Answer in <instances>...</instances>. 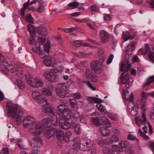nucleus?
I'll list each match as a JSON object with an SVG mask.
<instances>
[{
  "label": "nucleus",
  "mask_w": 154,
  "mask_h": 154,
  "mask_svg": "<svg viewBox=\"0 0 154 154\" xmlns=\"http://www.w3.org/2000/svg\"><path fill=\"white\" fill-rule=\"evenodd\" d=\"M125 73H122L120 77L121 83L122 84H125L126 88H128L132 85L133 82V79L131 76L129 75L123 76Z\"/></svg>",
  "instance_id": "nucleus-7"
},
{
  "label": "nucleus",
  "mask_w": 154,
  "mask_h": 154,
  "mask_svg": "<svg viewBox=\"0 0 154 154\" xmlns=\"http://www.w3.org/2000/svg\"><path fill=\"white\" fill-rule=\"evenodd\" d=\"M77 120H75V119H72L71 121V127L72 126L74 128H75L77 126L76 122Z\"/></svg>",
  "instance_id": "nucleus-57"
},
{
  "label": "nucleus",
  "mask_w": 154,
  "mask_h": 154,
  "mask_svg": "<svg viewBox=\"0 0 154 154\" xmlns=\"http://www.w3.org/2000/svg\"><path fill=\"white\" fill-rule=\"evenodd\" d=\"M81 42L79 40L73 41L72 42L70 46L73 48H75L77 47H79L81 45Z\"/></svg>",
  "instance_id": "nucleus-37"
},
{
  "label": "nucleus",
  "mask_w": 154,
  "mask_h": 154,
  "mask_svg": "<svg viewBox=\"0 0 154 154\" xmlns=\"http://www.w3.org/2000/svg\"><path fill=\"white\" fill-rule=\"evenodd\" d=\"M57 70L53 69L50 71H47L44 73L43 76L44 78L52 82H55L58 76L56 74Z\"/></svg>",
  "instance_id": "nucleus-6"
},
{
  "label": "nucleus",
  "mask_w": 154,
  "mask_h": 154,
  "mask_svg": "<svg viewBox=\"0 0 154 154\" xmlns=\"http://www.w3.org/2000/svg\"><path fill=\"white\" fill-rule=\"evenodd\" d=\"M42 111L46 113L50 114L49 116L55 115L54 112L53 111L51 107L47 102L43 105L42 107Z\"/></svg>",
  "instance_id": "nucleus-15"
},
{
  "label": "nucleus",
  "mask_w": 154,
  "mask_h": 154,
  "mask_svg": "<svg viewBox=\"0 0 154 154\" xmlns=\"http://www.w3.org/2000/svg\"><path fill=\"white\" fill-rule=\"evenodd\" d=\"M100 132L101 135L103 137L108 136L110 134L109 130L103 125H102L100 127Z\"/></svg>",
  "instance_id": "nucleus-22"
},
{
  "label": "nucleus",
  "mask_w": 154,
  "mask_h": 154,
  "mask_svg": "<svg viewBox=\"0 0 154 154\" xmlns=\"http://www.w3.org/2000/svg\"><path fill=\"white\" fill-rule=\"evenodd\" d=\"M49 88V90H48L47 88H43L42 90V93L45 95L48 96H51L52 95L51 91L53 90V86L51 84H50L48 85Z\"/></svg>",
  "instance_id": "nucleus-19"
},
{
  "label": "nucleus",
  "mask_w": 154,
  "mask_h": 154,
  "mask_svg": "<svg viewBox=\"0 0 154 154\" xmlns=\"http://www.w3.org/2000/svg\"><path fill=\"white\" fill-rule=\"evenodd\" d=\"M102 122H103L105 127H110L111 126V124L109 120L105 116H103L101 118Z\"/></svg>",
  "instance_id": "nucleus-29"
},
{
  "label": "nucleus",
  "mask_w": 154,
  "mask_h": 154,
  "mask_svg": "<svg viewBox=\"0 0 154 154\" xmlns=\"http://www.w3.org/2000/svg\"><path fill=\"white\" fill-rule=\"evenodd\" d=\"M127 144V142L121 140L119 143V146L123 148L126 147Z\"/></svg>",
  "instance_id": "nucleus-50"
},
{
  "label": "nucleus",
  "mask_w": 154,
  "mask_h": 154,
  "mask_svg": "<svg viewBox=\"0 0 154 154\" xmlns=\"http://www.w3.org/2000/svg\"><path fill=\"white\" fill-rule=\"evenodd\" d=\"M41 2L39 3L38 8L36 9V11L38 13H43L44 12L45 7L43 4V2L42 0Z\"/></svg>",
  "instance_id": "nucleus-30"
},
{
  "label": "nucleus",
  "mask_w": 154,
  "mask_h": 154,
  "mask_svg": "<svg viewBox=\"0 0 154 154\" xmlns=\"http://www.w3.org/2000/svg\"><path fill=\"white\" fill-rule=\"evenodd\" d=\"M149 57L150 59L151 62L154 63V52H151L148 54Z\"/></svg>",
  "instance_id": "nucleus-56"
},
{
  "label": "nucleus",
  "mask_w": 154,
  "mask_h": 154,
  "mask_svg": "<svg viewBox=\"0 0 154 154\" xmlns=\"http://www.w3.org/2000/svg\"><path fill=\"white\" fill-rule=\"evenodd\" d=\"M55 133L54 130L52 128L45 129L43 131L45 136L47 139H50L52 137Z\"/></svg>",
  "instance_id": "nucleus-18"
},
{
  "label": "nucleus",
  "mask_w": 154,
  "mask_h": 154,
  "mask_svg": "<svg viewBox=\"0 0 154 154\" xmlns=\"http://www.w3.org/2000/svg\"><path fill=\"white\" fill-rule=\"evenodd\" d=\"M131 65L127 61H123L122 63L120 69V70L121 72H123L125 70L123 73H125L123 76H125L129 75L127 72L129 69L131 67Z\"/></svg>",
  "instance_id": "nucleus-14"
},
{
  "label": "nucleus",
  "mask_w": 154,
  "mask_h": 154,
  "mask_svg": "<svg viewBox=\"0 0 154 154\" xmlns=\"http://www.w3.org/2000/svg\"><path fill=\"white\" fill-rule=\"evenodd\" d=\"M50 118H45L42 121V124L45 127H49L51 124L54 126H56L58 124V119L56 115L50 116Z\"/></svg>",
  "instance_id": "nucleus-3"
},
{
  "label": "nucleus",
  "mask_w": 154,
  "mask_h": 154,
  "mask_svg": "<svg viewBox=\"0 0 154 154\" xmlns=\"http://www.w3.org/2000/svg\"><path fill=\"white\" fill-rule=\"evenodd\" d=\"M88 151H89L91 154H96L97 150L95 147L91 146V148Z\"/></svg>",
  "instance_id": "nucleus-54"
},
{
  "label": "nucleus",
  "mask_w": 154,
  "mask_h": 154,
  "mask_svg": "<svg viewBox=\"0 0 154 154\" xmlns=\"http://www.w3.org/2000/svg\"><path fill=\"white\" fill-rule=\"evenodd\" d=\"M16 74L18 76L22 77V76L23 71L22 69L19 68L16 71Z\"/></svg>",
  "instance_id": "nucleus-53"
},
{
  "label": "nucleus",
  "mask_w": 154,
  "mask_h": 154,
  "mask_svg": "<svg viewBox=\"0 0 154 154\" xmlns=\"http://www.w3.org/2000/svg\"><path fill=\"white\" fill-rule=\"evenodd\" d=\"M23 126L25 128H26L28 126L32 125L34 122H37L33 117L29 116H24L23 120Z\"/></svg>",
  "instance_id": "nucleus-12"
},
{
  "label": "nucleus",
  "mask_w": 154,
  "mask_h": 154,
  "mask_svg": "<svg viewBox=\"0 0 154 154\" xmlns=\"http://www.w3.org/2000/svg\"><path fill=\"white\" fill-rule=\"evenodd\" d=\"M154 81V75L150 77L146 80V82L144 83L143 85V87L146 86H148L150 83Z\"/></svg>",
  "instance_id": "nucleus-36"
},
{
  "label": "nucleus",
  "mask_w": 154,
  "mask_h": 154,
  "mask_svg": "<svg viewBox=\"0 0 154 154\" xmlns=\"http://www.w3.org/2000/svg\"><path fill=\"white\" fill-rule=\"evenodd\" d=\"M103 151L104 154H116V153L113 152V150L108 147L104 148Z\"/></svg>",
  "instance_id": "nucleus-39"
},
{
  "label": "nucleus",
  "mask_w": 154,
  "mask_h": 154,
  "mask_svg": "<svg viewBox=\"0 0 154 154\" xmlns=\"http://www.w3.org/2000/svg\"><path fill=\"white\" fill-rule=\"evenodd\" d=\"M67 86L65 83H59L56 88V91L57 95L62 98H64L66 96L64 92Z\"/></svg>",
  "instance_id": "nucleus-8"
},
{
  "label": "nucleus",
  "mask_w": 154,
  "mask_h": 154,
  "mask_svg": "<svg viewBox=\"0 0 154 154\" xmlns=\"http://www.w3.org/2000/svg\"><path fill=\"white\" fill-rule=\"evenodd\" d=\"M71 108L74 110H76L78 109L79 105L77 101L74 100L69 99Z\"/></svg>",
  "instance_id": "nucleus-25"
},
{
  "label": "nucleus",
  "mask_w": 154,
  "mask_h": 154,
  "mask_svg": "<svg viewBox=\"0 0 154 154\" xmlns=\"http://www.w3.org/2000/svg\"><path fill=\"white\" fill-rule=\"evenodd\" d=\"M91 141L90 139L85 138L81 140L80 149L84 151H88L91 148Z\"/></svg>",
  "instance_id": "nucleus-9"
},
{
  "label": "nucleus",
  "mask_w": 154,
  "mask_h": 154,
  "mask_svg": "<svg viewBox=\"0 0 154 154\" xmlns=\"http://www.w3.org/2000/svg\"><path fill=\"white\" fill-rule=\"evenodd\" d=\"M36 31L38 34L42 36L48 34L47 29L45 27L42 26L37 27L36 29Z\"/></svg>",
  "instance_id": "nucleus-21"
},
{
  "label": "nucleus",
  "mask_w": 154,
  "mask_h": 154,
  "mask_svg": "<svg viewBox=\"0 0 154 154\" xmlns=\"http://www.w3.org/2000/svg\"><path fill=\"white\" fill-rule=\"evenodd\" d=\"M149 95V93L146 94L144 91L142 92L140 102L138 101L136 103L137 107L138 108H143L144 107L146 104V100Z\"/></svg>",
  "instance_id": "nucleus-13"
},
{
  "label": "nucleus",
  "mask_w": 154,
  "mask_h": 154,
  "mask_svg": "<svg viewBox=\"0 0 154 154\" xmlns=\"http://www.w3.org/2000/svg\"><path fill=\"white\" fill-rule=\"evenodd\" d=\"M97 76L95 74H93L91 78V80L92 82H95L97 80Z\"/></svg>",
  "instance_id": "nucleus-58"
},
{
  "label": "nucleus",
  "mask_w": 154,
  "mask_h": 154,
  "mask_svg": "<svg viewBox=\"0 0 154 154\" xmlns=\"http://www.w3.org/2000/svg\"><path fill=\"white\" fill-rule=\"evenodd\" d=\"M112 132L114 134H116L118 135H119L120 134L119 131L115 128H113L112 129Z\"/></svg>",
  "instance_id": "nucleus-62"
},
{
  "label": "nucleus",
  "mask_w": 154,
  "mask_h": 154,
  "mask_svg": "<svg viewBox=\"0 0 154 154\" xmlns=\"http://www.w3.org/2000/svg\"><path fill=\"white\" fill-rule=\"evenodd\" d=\"M82 82L83 83L85 84L89 88L93 91H95V88L92 86L89 81H82Z\"/></svg>",
  "instance_id": "nucleus-46"
},
{
  "label": "nucleus",
  "mask_w": 154,
  "mask_h": 154,
  "mask_svg": "<svg viewBox=\"0 0 154 154\" xmlns=\"http://www.w3.org/2000/svg\"><path fill=\"white\" fill-rule=\"evenodd\" d=\"M91 120L93 123L96 126H99L101 125V122L97 116H96L95 117H92Z\"/></svg>",
  "instance_id": "nucleus-33"
},
{
  "label": "nucleus",
  "mask_w": 154,
  "mask_h": 154,
  "mask_svg": "<svg viewBox=\"0 0 154 154\" xmlns=\"http://www.w3.org/2000/svg\"><path fill=\"white\" fill-rule=\"evenodd\" d=\"M149 143H150L149 147L154 154V142H149Z\"/></svg>",
  "instance_id": "nucleus-64"
},
{
  "label": "nucleus",
  "mask_w": 154,
  "mask_h": 154,
  "mask_svg": "<svg viewBox=\"0 0 154 154\" xmlns=\"http://www.w3.org/2000/svg\"><path fill=\"white\" fill-rule=\"evenodd\" d=\"M63 118L66 119L68 120L71 119L72 115V112L69 109H68L64 112L61 114Z\"/></svg>",
  "instance_id": "nucleus-26"
},
{
  "label": "nucleus",
  "mask_w": 154,
  "mask_h": 154,
  "mask_svg": "<svg viewBox=\"0 0 154 154\" xmlns=\"http://www.w3.org/2000/svg\"><path fill=\"white\" fill-rule=\"evenodd\" d=\"M105 58L103 57L100 58L99 60L94 61L92 62L91 66L96 74H100L103 71L102 63Z\"/></svg>",
  "instance_id": "nucleus-2"
},
{
  "label": "nucleus",
  "mask_w": 154,
  "mask_h": 154,
  "mask_svg": "<svg viewBox=\"0 0 154 154\" xmlns=\"http://www.w3.org/2000/svg\"><path fill=\"white\" fill-rule=\"evenodd\" d=\"M73 141L74 144L73 148L75 149L79 148L80 149V144H81V140H80L79 138L76 137L74 139Z\"/></svg>",
  "instance_id": "nucleus-24"
},
{
  "label": "nucleus",
  "mask_w": 154,
  "mask_h": 154,
  "mask_svg": "<svg viewBox=\"0 0 154 154\" xmlns=\"http://www.w3.org/2000/svg\"><path fill=\"white\" fill-rule=\"evenodd\" d=\"M28 84L33 88H38L43 85V82L42 79L38 77H35L34 79V82L31 79L27 80Z\"/></svg>",
  "instance_id": "nucleus-10"
},
{
  "label": "nucleus",
  "mask_w": 154,
  "mask_h": 154,
  "mask_svg": "<svg viewBox=\"0 0 154 154\" xmlns=\"http://www.w3.org/2000/svg\"><path fill=\"white\" fill-rule=\"evenodd\" d=\"M100 36L101 41L104 43L109 42V34L106 31L102 30L100 32Z\"/></svg>",
  "instance_id": "nucleus-16"
},
{
  "label": "nucleus",
  "mask_w": 154,
  "mask_h": 154,
  "mask_svg": "<svg viewBox=\"0 0 154 154\" xmlns=\"http://www.w3.org/2000/svg\"><path fill=\"white\" fill-rule=\"evenodd\" d=\"M25 20L27 22H29L32 23H33L32 18V17L31 14H29L26 15Z\"/></svg>",
  "instance_id": "nucleus-47"
},
{
  "label": "nucleus",
  "mask_w": 154,
  "mask_h": 154,
  "mask_svg": "<svg viewBox=\"0 0 154 154\" xmlns=\"http://www.w3.org/2000/svg\"><path fill=\"white\" fill-rule=\"evenodd\" d=\"M50 47V44L48 42L44 46V50L48 53L49 52Z\"/></svg>",
  "instance_id": "nucleus-49"
},
{
  "label": "nucleus",
  "mask_w": 154,
  "mask_h": 154,
  "mask_svg": "<svg viewBox=\"0 0 154 154\" xmlns=\"http://www.w3.org/2000/svg\"><path fill=\"white\" fill-rule=\"evenodd\" d=\"M40 45L39 44H36L32 48V50L37 53H40Z\"/></svg>",
  "instance_id": "nucleus-41"
},
{
  "label": "nucleus",
  "mask_w": 154,
  "mask_h": 154,
  "mask_svg": "<svg viewBox=\"0 0 154 154\" xmlns=\"http://www.w3.org/2000/svg\"><path fill=\"white\" fill-rule=\"evenodd\" d=\"M43 63L48 67L51 66H52L51 58V57H48L44 60Z\"/></svg>",
  "instance_id": "nucleus-34"
},
{
  "label": "nucleus",
  "mask_w": 154,
  "mask_h": 154,
  "mask_svg": "<svg viewBox=\"0 0 154 154\" xmlns=\"http://www.w3.org/2000/svg\"><path fill=\"white\" fill-rule=\"evenodd\" d=\"M144 50V54H146L149 51V45L148 44H145Z\"/></svg>",
  "instance_id": "nucleus-60"
},
{
  "label": "nucleus",
  "mask_w": 154,
  "mask_h": 154,
  "mask_svg": "<svg viewBox=\"0 0 154 154\" xmlns=\"http://www.w3.org/2000/svg\"><path fill=\"white\" fill-rule=\"evenodd\" d=\"M87 100L89 101L91 103L94 102L96 103H97L96 105V106L98 109L104 115L106 114V110L103 105L100 104V103L102 102V100L101 99L99 98H97L94 97H88Z\"/></svg>",
  "instance_id": "nucleus-5"
},
{
  "label": "nucleus",
  "mask_w": 154,
  "mask_h": 154,
  "mask_svg": "<svg viewBox=\"0 0 154 154\" xmlns=\"http://www.w3.org/2000/svg\"><path fill=\"white\" fill-rule=\"evenodd\" d=\"M128 139L129 140H135L136 137L132 134L129 135L127 137Z\"/></svg>",
  "instance_id": "nucleus-61"
},
{
  "label": "nucleus",
  "mask_w": 154,
  "mask_h": 154,
  "mask_svg": "<svg viewBox=\"0 0 154 154\" xmlns=\"http://www.w3.org/2000/svg\"><path fill=\"white\" fill-rule=\"evenodd\" d=\"M146 121V115L145 114L143 113L142 114V117L141 119H140L139 122L141 124L144 123Z\"/></svg>",
  "instance_id": "nucleus-51"
},
{
  "label": "nucleus",
  "mask_w": 154,
  "mask_h": 154,
  "mask_svg": "<svg viewBox=\"0 0 154 154\" xmlns=\"http://www.w3.org/2000/svg\"><path fill=\"white\" fill-rule=\"evenodd\" d=\"M15 84L20 90L24 89L25 87V84L20 80H17L15 82Z\"/></svg>",
  "instance_id": "nucleus-31"
},
{
  "label": "nucleus",
  "mask_w": 154,
  "mask_h": 154,
  "mask_svg": "<svg viewBox=\"0 0 154 154\" xmlns=\"http://www.w3.org/2000/svg\"><path fill=\"white\" fill-rule=\"evenodd\" d=\"M42 140L39 137H33L31 138L29 140L30 144L32 147L35 149H38L42 143Z\"/></svg>",
  "instance_id": "nucleus-11"
},
{
  "label": "nucleus",
  "mask_w": 154,
  "mask_h": 154,
  "mask_svg": "<svg viewBox=\"0 0 154 154\" xmlns=\"http://www.w3.org/2000/svg\"><path fill=\"white\" fill-rule=\"evenodd\" d=\"M56 135L57 138L58 140L60 139V140H61L63 138L64 133L61 131L57 130L56 132Z\"/></svg>",
  "instance_id": "nucleus-38"
},
{
  "label": "nucleus",
  "mask_w": 154,
  "mask_h": 154,
  "mask_svg": "<svg viewBox=\"0 0 154 154\" xmlns=\"http://www.w3.org/2000/svg\"><path fill=\"white\" fill-rule=\"evenodd\" d=\"M59 125L61 128L64 129H68L71 128L70 124L65 120H60Z\"/></svg>",
  "instance_id": "nucleus-20"
},
{
  "label": "nucleus",
  "mask_w": 154,
  "mask_h": 154,
  "mask_svg": "<svg viewBox=\"0 0 154 154\" xmlns=\"http://www.w3.org/2000/svg\"><path fill=\"white\" fill-rule=\"evenodd\" d=\"M114 150H113V152L116 153V154H119L117 152H122L123 151V149H121L119 146H115L113 147Z\"/></svg>",
  "instance_id": "nucleus-42"
},
{
  "label": "nucleus",
  "mask_w": 154,
  "mask_h": 154,
  "mask_svg": "<svg viewBox=\"0 0 154 154\" xmlns=\"http://www.w3.org/2000/svg\"><path fill=\"white\" fill-rule=\"evenodd\" d=\"M79 5V2L76 1H74L69 3L68 5V6L69 7H73V9L76 8Z\"/></svg>",
  "instance_id": "nucleus-44"
},
{
  "label": "nucleus",
  "mask_w": 154,
  "mask_h": 154,
  "mask_svg": "<svg viewBox=\"0 0 154 154\" xmlns=\"http://www.w3.org/2000/svg\"><path fill=\"white\" fill-rule=\"evenodd\" d=\"M12 67H11L10 66H5V71L7 72L8 73H12L14 72V70L12 69L13 66H11Z\"/></svg>",
  "instance_id": "nucleus-43"
},
{
  "label": "nucleus",
  "mask_w": 154,
  "mask_h": 154,
  "mask_svg": "<svg viewBox=\"0 0 154 154\" xmlns=\"http://www.w3.org/2000/svg\"><path fill=\"white\" fill-rule=\"evenodd\" d=\"M130 50V45H128L126 47V49L125 50V52L128 55H131L132 53Z\"/></svg>",
  "instance_id": "nucleus-52"
},
{
  "label": "nucleus",
  "mask_w": 154,
  "mask_h": 154,
  "mask_svg": "<svg viewBox=\"0 0 154 154\" xmlns=\"http://www.w3.org/2000/svg\"><path fill=\"white\" fill-rule=\"evenodd\" d=\"M35 101L37 103H42L45 102H47V100L44 96H42V95L38 97Z\"/></svg>",
  "instance_id": "nucleus-35"
},
{
  "label": "nucleus",
  "mask_w": 154,
  "mask_h": 154,
  "mask_svg": "<svg viewBox=\"0 0 154 154\" xmlns=\"http://www.w3.org/2000/svg\"><path fill=\"white\" fill-rule=\"evenodd\" d=\"M73 97L75 99H79L81 97L79 93H75L73 94Z\"/></svg>",
  "instance_id": "nucleus-59"
},
{
  "label": "nucleus",
  "mask_w": 154,
  "mask_h": 154,
  "mask_svg": "<svg viewBox=\"0 0 154 154\" xmlns=\"http://www.w3.org/2000/svg\"><path fill=\"white\" fill-rule=\"evenodd\" d=\"M41 95H42L38 91H35L33 92L32 93V96L33 98L35 100H36L38 97H40V96Z\"/></svg>",
  "instance_id": "nucleus-45"
},
{
  "label": "nucleus",
  "mask_w": 154,
  "mask_h": 154,
  "mask_svg": "<svg viewBox=\"0 0 154 154\" xmlns=\"http://www.w3.org/2000/svg\"><path fill=\"white\" fill-rule=\"evenodd\" d=\"M2 152L3 154H9L8 149L7 148H3L2 149Z\"/></svg>",
  "instance_id": "nucleus-63"
},
{
  "label": "nucleus",
  "mask_w": 154,
  "mask_h": 154,
  "mask_svg": "<svg viewBox=\"0 0 154 154\" xmlns=\"http://www.w3.org/2000/svg\"><path fill=\"white\" fill-rule=\"evenodd\" d=\"M73 119H75V120H77L80 117V115L78 111H75L73 113Z\"/></svg>",
  "instance_id": "nucleus-48"
},
{
  "label": "nucleus",
  "mask_w": 154,
  "mask_h": 154,
  "mask_svg": "<svg viewBox=\"0 0 154 154\" xmlns=\"http://www.w3.org/2000/svg\"><path fill=\"white\" fill-rule=\"evenodd\" d=\"M122 37L124 39V42L128 40H132L134 37H131L130 33L128 31L123 32L122 34Z\"/></svg>",
  "instance_id": "nucleus-23"
},
{
  "label": "nucleus",
  "mask_w": 154,
  "mask_h": 154,
  "mask_svg": "<svg viewBox=\"0 0 154 154\" xmlns=\"http://www.w3.org/2000/svg\"><path fill=\"white\" fill-rule=\"evenodd\" d=\"M58 111L61 114L64 112L68 108L66 105L64 104H60L57 106Z\"/></svg>",
  "instance_id": "nucleus-28"
},
{
  "label": "nucleus",
  "mask_w": 154,
  "mask_h": 154,
  "mask_svg": "<svg viewBox=\"0 0 154 154\" xmlns=\"http://www.w3.org/2000/svg\"><path fill=\"white\" fill-rule=\"evenodd\" d=\"M27 128H29V132L34 135H38L42 132V127L40 123L37 122H34Z\"/></svg>",
  "instance_id": "nucleus-4"
},
{
  "label": "nucleus",
  "mask_w": 154,
  "mask_h": 154,
  "mask_svg": "<svg viewBox=\"0 0 154 154\" xmlns=\"http://www.w3.org/2000/svg\"><path fill=\"white\" fill-rule=\"evenodd\" d=\"M113 57L114 56L113 54H111L109 55L107 60V64H109L111 63L113 59Z\"/></svg>",
  "instance_id": "nucleus-55"
},
{
  "label": "nucleus",
  "mask_w": 154,
  "mask_h": 154,
  "mask_svg": "<svg viewBox=\"0 0 154 154\" xmlns=\"http://www.w3.org/2000/svg\"><path fill=\"white\" fill-rule=\"evenodd\" d=\"M28 29L30 33V36L34 37L35 35V31L34 26L30 24L27 25Z\"/></svg>",
  "instance_id": "nucleus-27"
},
{
  "label": "nucleus",
  "mask_w": 154,
  "mask_h": 154,
  "mask_svg": "<svg viewBox=\"0 0 154 154\" xmlns=\"http://www.w3.org/2000/svg\"><path fill=\"white\" fill-rule=\"evenodd\" d=\"M119 140V137L115 135H112L110 138H106L103 140L104 143L109 144L113 142H116Z\"/></svg>",
  "instance_id": "nucleus-17"
},
{
  "label": "nucleus",
  "mask_w": 154,
  "mask_h": 154,
  "mask_svg": "<svg viewBox=\"0 0 154 154\" xmlns=\"http://www.w3.org/2000/svg\"><path fill=\"white\" fill-rule=\"evenodd\" d=\"M71 135V132L69 131H66L65 134H64L63 140L66 142L69 141L70 139Z\"/></svg>",
  "instance_id": "nucleus-32"
},
{
  "label": "nucleus",
  "mask_w": 154,
  "mask_h": 154,
  "mask_svg": "<svg viewBox=\"0 0 154 154\" xmlns=\"http://www.w3.org/2000/svg\"><path fill=\"white\" fill-rule=\"evenodd\" d=\"M85 72V75L87 79H90L91 76L93 75L92 74V71L88 69H87L86 70Z\"/></svg>",
  "instance_id": "nucleus-40"
},
{
  "label": "nucleus",
  "mask_w": 154,
  "mask_h": 154,
  "mask_svg": "<svg viewBox=\"0 0 154 154\" xmlns=\"http://www.w3.org/2000/svg\"><path fill=\"white\" fill-rule=\"evenodd\" d=\"M7 110L8 111V117H11L14 119L15 123L18 125L20 124L21 122V117L23 116V111L18 109L17 105H13L11 103H8L6 105Z\"/></svg>",
  "instance_id": "nucleus-1"
}]
</instances>
